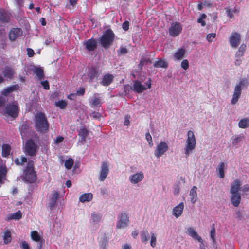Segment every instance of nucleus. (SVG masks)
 Wrapping results in <instances>:
<instances>
[{
  "label": "nucleus",
  "mask_w": 249,
  "mask_h": 249,
  "mask_svg": "<svg viewBox=\"0 0 249 249\" xmlns=\"http://www.w3.org/2000/svg\"><path fill=\"white\" fill-rule=\"evenodd\" d=\"M35 127L36 130L41 133H47L49 131V124L45 113L40 112L35 116Z\"/></svg>",
  "instance_id": "1"
},
{
  "label": "nucleus",
  "mask_w": 249,
  "mask_h": 249,
  "mask_svg": "<svg viewBox=\"0 0 249 249\" xmlns=\"http://www.w3.org/2000/svg\"><path fill=\"white\" fill-rule=\"evenodd\" d=\"M34 162L33 160H29L25 169L24 170L23 178L25 181L30 183H33L37 179L36 172L34 169Z\"/></svg>",
  "instance_id": "2"
},
{
  "label": "nucleus",
  "mask_w": 249,
  "mask_h": 249,
  "mask_svg": "<svg viewBox=\"0 0 249 249\" xmlns=\"http://www.w3.org/2000/svg\"><path fill=\"white\" fill-rule=\"evenodd\" d=\"M196 140L194 132L192 130L188 131L184 147V153L186 156H189L192 153L196 148Z\"/></svg>",
  "instance_id": "3"
},
{
  "label": "nucleus",
  "mask_w": 249,
  "mask_h": 249,
  "mask_svg": "<svg viewBox=\"0 0 249 249\" xmlns=\"http://www.w3.org/2000/svg\"><path fill=\"white\" fill-rule=\"evenodd\" d=\"M39 146L37 142L31 138L28 139L25 144L24 152L25 154L30 157L36 156L38 152Z\"/></svg>",
  "instance_id": "4"
},
{
  "label": "nucleus",
  "mask_w": 249,
  "mask_h": 249,
  "mask_svg": "<svg viewBox=\"0 0 249 249\" xmlns=\"http://www.w3.org/2000/svg\"><path fill=\"white\" fill-rule=\"evenodd\" d=\"M169 149L168 141H160L157 143L155 147L154 154L157 158H160L166 154Z\"/></svg>",
  "instance_id": "5"
},
{
  "label": "nucleus",
  "mask_w": 249,
  "mask_h": 249,
  "mask_svg": "<svg viewBox=\"0 0 249 249\" xmlns=\"http://www.w3.org/2000/svg\"><path fill=\"white\" fill-rule=\"evenodd\" d=\"M19 112V107L16 102L7 104L5 108V114L14 119L17 118Z\"/></svg>",
  "instance_id": "6"
},
{
  "label": "nucleus",
  "mask_w": 249,
  "mask_h": 249,
  "mask_svg": "<svg viewBox=\"0 0 249 249\" xmlns=\"http://www.w3.org/2000/svg\"><path fill=\"white\" fill-rule=\"evenodd\" d=\"M114 39V34L113 32L111 30H107L101 38V43L104 47H108L113 42Z\"/></svg>",
  "instance_id": "7"
},
{
  "label": "nucleus",
  "mask_w": 249,
  "mask_h": 249,
  "mask_svg": "<svg viewBox=\"0 0 249 249\" xmlns=\"http://www.w3.org/2000/svg\"><path fill=\"white\" fill-rule=\"evenodd\" d=\"M145 84L147 87L142 84V83L140 81L138 80H136L134 82V84L131 88V89L135 92H137L138 93H141L144 90H146L147 89L151 88V83L150 79Z\"/></svg>",
  "instance_id": "8"
},
{
  "label": "nucleus",
  "mask_w": 249,
  "mask_h": 249,
  "mask_svg": "<svg viewBox=\"0 0 249 249\" xmlns=\"http://www.w3.org/2000/svg\"><path fill=\"white\" fill-rule=\"evenodd\" d=\"M144 178V174L143 171H140L129 175L128 180L133 185H136L141 182Z\"/></svg>",
  "instance_id": "9"
},
{
  "label": "nucleus",
  "mask_w": 249,
  "mask_h": 249,
  "mask_svg": "<svg viewBox=\"0 0 249 249\" xmlns=\"http://www.w3.org/2000/svg\"><path fill=\"white\" fill-rule=\"evenodd\" d=\"M129 224V217L125 213H121L119 215V220L116 224V228L124 229L126 228Z\"/></svg>",
  "instance_id": "10"
},
{
  "label": "nucleus",
  "mask_w": 249,
  "mask_h": 249,
  "mask_svg": "<svg viewBox=\"0 0 249 249\" xmlns=\"http://www.w3.org/2000/svg\"><path fill=\"white\" fill-rule=\"evenodd\" d=\"M109 164L106 161L101 163L98 178L100 181H104L109 174Z\"/></svg>",
  "instance_id": "11"
},
{
  "label": "nucleus",
  "mask_w": 249,
  "mask_h": 249,
  "mask_svg": "<svg viewBox=\"0 0 249 249\" xmlns=\"http://www.w3.org/2000/svg\"><path fill=\"white\" fill-rule=\"evenodd\" d=\"M229 43L232 48H236L240 44L241 37L239 34L237 32H232L229 38Z\"/></svg>",
  "instance_id": "12"
},
{
  "label": "nucleus",
  "mask_w": 249,
  "mask_h": 249,
  "mask_svg": "<svg viewBox=\"0 0 249 249\" xmlns=\"http://www.w3.org/2000/svg\"><path fill=\"white\" fill-rule=\"evenodd\" d=\"M23 32L19 28H13L9 33V38L11 41H15L17 38L22 35Z\"/></svg>",
  "instance_id": "13"
},
{
  "label": "nucleus",
  "mask_w": 249,
  "mask_h": 249,
  "mask_svg": "<svg viewBox=\"0 0 249 249\" xmlns=\"http://www.w3.org/2000/svg\"><path fill=\"white\" fill-rule=\"evenodd\" d=\"M184 209V204L183 202L179 203L174 207L172 211L173 215L176 218L181 216L183 213Z\"/></svg>",
  "instance_id": "14"
},
{
  "label": "nucleus",
  "mask_w": 249,
  "mask_h": 249,
  "mask_svg": "<svg viewBox=\"0 0 249 249\" xmlns=\"http://www.w3.org/2000/svg\"><path fill=\"white\" fill-rule=\"evenodd\" d=\"M182 30L180 25L178 23H173L169 28L170 35L172 36H178Z\"/></svg>",
  "instance_id": "15"
},
{
  "label": "nucleus",
  "mask_w": 249,
  "mask_h": 249,
  "mask_svg": "<svg viewBox=\"0 0 249 249\" xmlns=\"http://www.w3.org/2000/svg\"><path fill=\"white\" fill-rule=\"evenodd\" d=\"M187 235L196 240H201V236L196 232V229L193 227H189L186 228Z\"/></svg>",
  "instance_id": "16"
},
{
  "label": "nucleus",
  "mask_w": 249,
  "mask_h": 249,
  "mask_svg": "<svg viewBox=\"0 0 249 249\" xmlns=\"http://www.w3.org/2000/svg\"><path fill=\"white\" fill-rule=\"evenodd\" d=\"M242 182L240 180L236 179L231 184L230 188L231 194H240L239 191L240 190Z\"/></svg>",
  "instance_id": "17"
},
{
  "label": "nucleus",
  "mask_w": 249,
  "mask_h": 249,
  "mask_svg": "<svg viewBox=\"0 0 249 249\" xmlns=\"http://www.w3.org/2000/svg\"><path fill=\"white\" fill-rule=\"evenodd\" d=\"M89 134V131L85 127H82L79 131V142L84 143L88 138Z\"/></svg>",
  "instance_id": "18"
},
{
  "label": "nucleus",
  "mask_w": 249,
  "mask_h": 249,
  "mask_svg": "<svg viewBox=\"0 0 249 249\" xmlns=\"http://www.w3.org/2000/svg\"><path fill=\"white\" fill-rule=\"evenodd\" d=\"M101 218L102 215L101 213L93 212L91 213L90 223L93 225H97L100 222Z\"/></svg>",
  "instance_id": "19"
},
{
  "label": "nucleus",
  "mask_w": 249,
  "mask_h": 249,
  "mask_svg": "<svg viewBox=\"0 0 249 249\" xmlns=\"http://www.w3.org/2000/svg\"><path fill=\"white\" fill-rule=\"evenodd\" d=\"M242 93V90L238 87H234V92L231 99V104L232 105L236 104L240 98Z\"/></svg>",
  "instance_id": "20"
},
{
  "label": "nucleus",
  "mask_w": 249,
  "mask_h": 249,
  "mask_svg": "<svg viewBox=\"0 0 249 249\" xmlns=\"http://www.w3.org/2000/svg\"><path fill=\"white\" fill-rule=\"evenodd\" d=\"M19 89V86L18 84H15L10 86L6 88L3 89L1 92V94L3 96H7L9 94L13 92V91L18 90Z\"/></svg>",
  "instance_id": "21"
},
{
  "label": "nucleus",
  "mask_w": 249,
  "mask_h": 249,
  "mask_svg": "<svg viewBox=\"0 0 249 249\" xmlns=\"http://www.w3.org/2000/svg\"><path fill=\"white\" fill-rule=\"evenodd\" d=\"M231 201L235 207H238L241 202V196L240 194H231Z\"/></svg>",
  "instance_id": "22"
},
{
  "label": "nucleus",
  "mask_w": 249,
  "mask_h": 249,
  "mask_svg": "<svg viewBox=\"0 0 249 249\" xmlns=\"http://www.w3.org/2000/svg\"><path fill=\"white\" fill-rule=\"evenodd\" d=\"M32 67L33 68V72L34 74H36L39 79L41 80L44 78V71L41 67L35 66H32Z\"/></svg>",
  "instance_id": "23"
},
{
  "label": "nucleus",
  "mask_w": 249,
  "mask_h": 249,
  "mask_svg": "<svg viewBox=\"0 0 249 249\" xmlns=\"http://www.w3.org/2000/svg\"><path fill=\"white\" fill-rule=\"evenodd\" d=\"M11 150V147L9 144H3L1 147V155L4 158H8Z\"/></svg>",
  "instance_id": "24"
},
{
  "label": "nucleus",
  "mask_w": 249,
  "mask_h": 249,
  "mask_svg": "<svg viewBox=\"0 0 249 249\" xmlns=\"http://www.w3.org/2000/svg\"><path fill=\"white\" fill-rule=\"evenodd\" d=\"M92 199L93 194L91 193H84L79 198V201L82 203L90 202Z\"/></svg>",
  "instance_id": "25"
},
{
  "label": "nucleus",
  "mask_w": 249,
  "mask_h": 249,
  "mask_svg": "<svg viewBox=\"0 0 249 249\" xmlns=\"http://www.w3.org/2000/svg\"><path fill=\"white\" fill-rule=\"evenodd\" d=\"M3 74L5 78L12 79L14 77V71L11 67L7 66L4 68Z\"/></svg>",
  "instance_id": "26"
},
{
  "label": "nucleus",
  "mask_w": 249,
  "mask_h": 249,
  "mask_svg": "<svg viewBox=\"0 0 249 249\" xmlns=\"http://www.w3.org/2000/svg\"><path fill=\"white\" fill-rule=\"evenodd\" d=\"M249 81L248 77L243 78L240 79L238 83L236 84L235 87H238L242 90L243 88L248 87L249 84Z\"/></svg>",
  "instance_id": "27"
},
{
  "label": "nucleus",
  "mask_w": 249,
  "mask_h": 249,
  "mask_svg": "<svg viewBox=\"0 0 249 249\" xmlns=\"http://www.w3.org/2000/svg\"><path fill=\"white\" fill-rule=\"evenodd\" d=\"M238 126L242 129H246L249 127V117L241 119L238 123Z\"/></svg>",
  "instance_id": "28"
},
{
  "label": "nucleus",
  "mask_w": 249,
  "mask_h": 249,
  "mask_svg": "<svg viewBox=\"0 0 249 249\" xmlns=\"http://www.w3.org/2000/svg\"><path fill=\"white\" fill-rule=\"evenodd\" d=\"M227 164L224 162H220L217 169L216 171L218 173V175L220 178L224 177V170L227 168Z\"/></svg>",
  "instance_id": "29"
},
{
  "label": "nucleus",
  "mask_w": 249,
  "mask_h": 249,
  "mask_svg": "<svg viewBox=\"0 0 249 249\" xmlns=\"http://www.w3.org/2000/svg\"><path fill=\"white\" fill-rule=\"evenodd\" d=\"M197 189L196 186H193L190 191L189 195L192 203H195L197 200Z\"/></svg>",
  "instance_id": "30"
},
{
  "label": "nucleus",
  "mask_w": 249,
  "mask_h": 249,
  "mask_svg": "<svg viewBox=\"0 0 249 249\" xmlns=\"http://www.w3.org/2000/svg\"><path fill=\"white\" fill-rule=\"evenodd\" d=\"M3 239L4 244H8L12 241L11 233L9 230H6L3 232Z\"/></svg>",
  "instance_id": "31"
},
{
  "label": "nucleus",
  "mask_w": 249,
  "mask_h": 249,
  "mask_svg": "<svg viewBox=\"0 0 249 249\" xmlns=\"http://www.w3.org/2000/svg\"><path fill=\"white\" fill-rule=\"evenodd\" d=\"M22 217V213L20 212V211H18V212H16L15 213H11L9 214L6 219V220L9 221L11 220L12 219L14 220H19Z\"/></svg>",
  "instance_id": "32"
},
{
  "label": "nucleus",
  "mask_w": 249,
  "mask_h": 249,
  "mask_svg": "<svg viewBox=\"0 0 249 249\" xmlns=\"http://www.w3.org/2000/svg\"><path fill=\"white\" fill-rule=\"evenodd\" d=\"M185 50L183 48L179 49L174 54V58L176 60L181 59L185 55Z\"/></svg>",
  "instance_id": "33"
},
{
  "label": "nucleus",
  "mask_w": 249,
  "mask_h": 249,
  "mask_svg": "<svg viewBox=\"0 0 249 249\" xmlns=\"http://www.w3.org/2000/svg\"><path fill=\"white\" fill-rule=\"evenodd\" d=\"M58 196V193L57 191H54L52 194V198L49 203V206L53 208L56 204Z\"/></svg>",
  "instance_id": "34"
},
{
  "label": "nucleus",
  "mask_w": 249,
  "mask_h": 249,
  "mask_svg": "<svg viewBox=\"0 0 249 249\" xmlns=\"http://www.w3.org/2000/svg\"><path fill=\"white\" fill-rule=\"evenodd\" d=\"M7 169L5 166L0 167V184L3 183V180L6 178Z\"/></svg>",
  "instance_id": "35"
},
{
  "label": "nucleus",
  "mask_w": 249,
  "mask_h": 249,
  "mask_svg": "<svg viewBox=\"0 0 249 249\" xmlns=\"http://www.w3.org/2000/svg\"><path fill=\"white\" fill-rule=\"evenodd\" d=\"M86 47L89 50H93L96 47V42L94 40L89 39L85 43Z\"/></svg>",
  "instance_id": "36"
},
{
  "label": "nucleus",
  "mask_w": 249,
  "mask_h": 249,
  "mask_svg": "<svg viewBox=\"0 0 249 249\" xmlns=\"http://www.w3.org/2000/svg\"><path fill=\"white\" fill-rule=\"evenodd\" d=\"M113 78V77L112 75H105L103 78L102 84L104 86H107L109 85L111 83Z\"/></svg>",
  "instance_id": "37"
},
{
  "label": "nucleus",
  "mask_w": 249,
  "mask_h": 249,
  "mask_svg": "<svg viewBox=\"0 0 249 249\" xmlns=\"http://www.w3.org/2000/svg\"><path fill=\"white\" fill-rule=\"evenodd\" d=\"M10 20V16L6 12H0V21L2 23H8Z\"/></svg>",
  "instance_id": "38"
},
{
  "label": "nucleus",
  "mask_w": 249,
  "mask_h": 249,
  "mask_svg": "<svg viewBox=\"0 0 249 249\" xmlns=\"http://www.w3.org/2000/svg\"><path fill=\"white\" fill-rule=\"evenodd\" d=\"M31 237L35 242H39L42 240V239L36 231H33L31 232Z\"/></svg>",
  "instance_id": "39"
},
{
  "label": "nucleus",
  "mask_w": 249,
  "mask_h": 249,
  "mask_svg": "<svg viewBox=\"0 0 249 249\" xmlns=\"http://www.w3.org/2000/svg\"><path fill=\"white\" fill-rule=\"evenodd\" d=\"M154 66L157 68H166L168 67V64L164 60L160 59L154 63Z\"/></svg>",
  "instance_id": "40"
},
{
  "label": "nucleus",
  "mask_w": 249,
  "mask_h": 249,
  "mask_svg": "<svg viewBox=\"0 0 249 249\" xmlns=\"http://www.w3.org/2000/svg\"><path fill=\"white\" fill-rule=\"evenodd\" d=\"M54 105L56 107H58L61 109H64L66 107L68 103L65 100H61L57 102H55Z\"/></svg>",
  "instance_id": "41"
},
{
  "label": "nucleus",
  "mask_w": 249,
  "mask_h": 249,
  "mask_svg": "<svg viewBox=\"0 0 249 249\" xmlns=\"http://www.w3.org/2000/svg\"><path fill=\"white\" fill-rule=\"evenodd\" d=\"M141 238L143 243H147L149 239V233L146 231H142L141 232Z\"/></svg>",
  "instance_id": "42"
},
{
  "label": "nucleus",
  "mask_w": 249,
  "mask_h": 249,
  "mask_svg": "<svg viewBox=\"0 0 249 249\" xmlns=\"http://www.w3.org/2000/svg\"><path fill=\"white\" fill-rule=\"evenodd\" d=\"M27 161V159L25 157H22L21 161L20 159L17 158L14 160V162L17 165H23L24 163Z\"/></svg>",
  "instance_id": "43"
},
{
  "label": "nucleus",
  "mask_w": 249,
  "mask_h": 249,
  "mask_svg": "<svg viewBox=\"0 0 249 249\" xmlns=\"http://www.w3.org/2000/svg\"><path fill=\"white\" fill-rule=\"evenodd\" d=\"M180 189V183L178 182L173 187V193L174 196H178Z\"/></svg>",
  "instance_id": "44"
},
{
  "label": "nucleus",
  "mask_w": 249,
  "mask_h": 249,
  "mask_svg": "<svg viewBox=\"0 0 249 249\" xmlns=\"http://www.w3.org/2000/svg\"><path fill=\"white\" fill-rule=\"evenodd\" d=\"M244 136L241 135H236L232 139V143L234 145H237L238 143H239L244 138Z\"/></svg>",
  "instance_id": "45"
},
{
  "label": "nucleus",
  "mask_w": 249,
  "mask_h": 249,
  "mask_svg": "<svg viewBox=\"0 0 249 249\" xmlns=\"http://www.w3.org/2000/svg\"><path fill=\"white\" fill-rule=\"evenodd\" d=\"M101 103V99L96 97H93V99L91 101V104L92 106L95 107H97L100 106Z\"/></svg>",
  "instance_id": "46"
},
{
  "label": "nucleus",
  "mask_w": 249,
  "mask_h": 249,
  "mask_svg": "<svg viewBox=\"0 0 249 249\" xmlns=\"http://www.w3.org/2000/svg\"><path fill=\"white\" fill-rule=\"evenodd\" d=\"M226 12L227 14V16L229 17L230 18H233L234 16L233 12H234V13L237 14L239 12V11L237 9H235L234 11H232L231 9L226 8Z\"/></svg>",
  "instance_id": "47"
},
{
  "label": "nucleus",
  "mask_w": 249,
  "mask_h": 249,
  "mask_svg": "<svg viewBox=\"0 0 249 249\" xmlns=\"http://www.w3.org/2000/svg\"><path fill=\"white\" fill-rule=\"evenodd\" d=\"M157 236L154 232H151L150 245L152 247H155L156 245Z\"/></svg>",
  "instance_id": "48"
},
{
  "label": "nucleus",
  "mask_w": 249,
  "mask_h": 249,
  "mask_svg": "<svg viewBox=\"0 0 249 249\" xmlns=\"http://www.w3.org/2000/svg\"><path fill=\"white\" fill-rule=\"evenodd\" d=\"M73 165V160L70 158L66 160L65 162V166L68 169H70Z\"/></svg>",
  "instance_id": "49"
},
{
  "label": "nucleus",
  "mask_w": 249,
  "mask_h": 249,
  "mask_svg": "<svg viewBox=\"0 0 249 249\" xmlns=\"http://www.w3.org/2000/svg\"><path fill=\"white\" fill-rule=\"evenodd\" d=\"M206 15L205 14H201L197 19V22L201 24L202 26H204L206 24L204 19L206 18Z\"/></svg>",
  "instance_id": "50"
},
{
  "label": "nucleus",
  "mask_w": 249,
  "mask_h": 249,
  "mask_svg": "<svg viewBox=\"0 0 249 249\" xmlns=\"http://www.w3.org/2000/svg\"><path fill=\"white\" fill-rule=\"evenodd\" d=\"M146 139L150 146H152L153 144L152 137L149 133H147L145 134Z\"/></svg>",
  "instance_id": "51"
},
{
  "label": "nucleus",
  "mask_w": 249,
  "mask_h": 249,
  "mask_svg": "<svg viewBox=\"0 0 249 249\" xmlns=\"http://www.w3.org/2000/svg\"><path fill=\"white\" fill-rule=\"evenodd\" d=\"M181 67L184 70H186L189 68V62L187 59L183 60L181 63Z\"/></svg>",
  "instance_id": "52"
},
{
  "label": "nucleus",
  "mask_w": 249,
  "mask_h": 249,
  "mask_svg": "<svg viewBox=\"0 0 249 249\" xmlns=\"http://www.w3.org/2000/svg\"><path fill=\"white\" fill-rule=\"evenodd\" d=\"M215 33L209 34L206 36V39L209 42H212L213 41V39L215 37Z\"/></svg>",
  "instance_id": "53"
},
{
  "label": "nucleus",
  "mask_w": 249,
  "mask_h": 249,
  "mask_svg": "<svg viewBox=\"0 0 249 249\" xmlns=\"http://www.w3.org/2000/svg\"><path fill=\"white\" fill-rule=\"evenodd\" d=\"M215 230L214 227H213L211 230L210 232V236L213 242H215Z\"/></svg>",
  "instance_id": "54"
},
{
  "label": "nucleus",
  "mask_w": 249,
  "mask_h": 249,
  "mask_svg": "<svg viewBox=\"0 0 249 249\" xmlns=\"http://www.w3.org/2000/svg\"><path fill=\"white\" fill-rule=\"evenodd\" d=\"M41 84L45 89L49 90L50 89V86L49 82L47 80L41 81Z\"/></svg>",
  "instance_id": "55"
},
{
  "label": "nucleus",
  "mask_w": 249,
  "mask_h": 249,
  "mask_svg": "<svg viewBox=\"0 0 249 249\" xmlns=\"http://www.w3.org/2000/svg\"><path fill=\"white\" fill-rule=\"evenodd\" d=\"M20 247L22 249H30L29 244L25 241H22L20 244Z\"/></svg>",
  "instance_id": "56"
},
{
  "label": "nucleus",
  "mask_w": 249,
  "mask_h": 249,
  "mask_svg": "<svg viewBox=\"0 0 249 249\" xmlns=\"http://www.w3.org/2000/svg\"><path fill=\"white\" fill-rule=\"evenodd\" d=\"M27 55L28 57H33L35 54L34 51L31 49V48H27Z\"/></svg>",
  "instance_id": "57"
},
{
  "label": "nucleus",
  "mask_w": 249,
  "mask_h": 249,
  "mask_svg": "<svg viewBox=\"0 0 249 249\" xmlns=\"http://www.w3.org/2000/svg\"><path fill=\"white\" fill-rule=\"evenodd\" d=\"M64 137L61 136H58L54 141L55 144H59L64 141Z\"/></svg>",
  "instance_id": "58"
},
{
  "label": "nucleus",
  "mask_w": 249,
  "mask_h": 249,
  "mask_svg": "<svg viewBox=\"0 0 249 249\" xmlns=\"http://www.w3.org/2000/svg\"><path fill=\"white\" fill-rule=\"evenodd\" d=\"M118 53L120 54H124L127 53V50L126 48L121 47L118 50Z\"/></svg>",
  "instance_id": "59"
},
{
  "label": "nucleus",
  "mask_w": 249,
  "mask_h": 249,
  "mask_svg": "<svg viewBox=\"0 0 249 249\" xmlns=\"http://www.w3.org/2000/svg\"><path fill=\"white\" fill-rule=\"evenodd\" d=\"M247 46L245 44H242L241 45V46L239 47L238 51L241 52V53H244L246 51Z\"/></svg>",
  "instance_id": "60"
},
{
  "label": "nucleus",
  "mask_w": 249,
  "mask_h": 249,
  "mask_svg": "<svg viewBox=\"0 0 249 249\" xmlns=\"http://www.w3.org/2000/svg\"><path fill=\"white\" fill-rule=\"evenodd\" d=\"M200 243V249H206V246L204 243L202 238L201 237V240H197Z\"/></svg>",
  "instance_id": "61"
},
{
  "label": "nucleus",
  "mask_w": 249,
  "mask_h": 249,
  "mask_svg": "<svg viewBox=\"0 0 249 249\" xmlns=\"http://www.w3.org/2000/svg\"><path fill=\"white\" fill-rule=\"evenodd\" d=\"M122 28L123 29L127 31L128 30L129 28V23L128 21H125L122 25Z\"/></svg>",
  "instance_id": "62"
},
{
  "label": "nucleus",
  "mask_w": 249,
  "mask_h": 249,
  "mask_svg": "<svg viewBox=\"0 0 249 249\" xmlns=\"http://www.w3.org/2000/svg\"><path fill=\"white\" fill-rule=\"evenodd\" d=\"M242 62V59L241 58H235V60L234 61V64L236 66H240Z\"/></svg>",
  "instance_id": "63"
},
{
  "label": "nucleus",
  "mask_w": 249,
  "mask_h": 249,
  "mask_svg": "<svg viewBox=\"0 0 249 249\" xmlns=\"http://www.w3.org/2000/svg\"><path fill=\"white\" fill-rule=\"evenodd\" d=\"M242 190L243 192H248L249 191V185L248 184H246L243 186L242 188Z\"/></svg>",
  "instance_id": "64"
}]
</instances>
